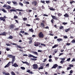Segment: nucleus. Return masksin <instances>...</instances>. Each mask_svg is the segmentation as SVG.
Here are the masks:
<instances>
[{
  "label": "nucleus",
  "mask_w": 75,
  "mask_h": 75,
  "mask_svg": "<svg viewBox=\"0 0 75 75\" xmlns=\"http://www.w3.org/2000/svg\"><path fill=\"white\" fill-rule=\"evenodd\" d=\"M11 58H12V62H9L4 67L5 68L8 67L10 66V64H11V63H12V64H14V62L15 61V58H16V57H11Z\"/></svg>",
  "instance_id": "obj_1"
},
{
  "label": "nucleus",
  "mask_w": 75,
  "mask_h": 75,
  "mask_svg": "<svg viewBox=\"0 0 75 75\" xmlns=\"http://www.w3.org/2000/svg\"><path fill=\"white\" fill-rule=\"evenodd\" d=\"M38 36L40 38H44V34L42 32H40L38 34Z\"/></svg>",
  "instance_id": "obj_2"
},
{
  "label": "nucleus",
  "mask_w": 75,
  "mask_h": 75,
  "mask_svg": "<svg viewBox=\"0 0 75 75\" xmlns=\"http://www.w3.org/2000/svg\"><path fill=\"white\" fill-rule=\"evenodd\" d=\"M38 66L37 64H34L33 65V69H38Z\"/></svg>",
  "instance_id": "obj_3"
},
{
  "label": "nucleus",
  "mask_w": 75,
  "mask_h": 75,
  "mask_svg": "<svg viewBox=\"0 0 75 75\" xmlns=\"http://www.w3.org/2000/svg\"><path fill=\"white\" fill-rule=\"evenodd\" d=\"M14 27H15V26L14 24H11V25H9V28L11 30V29H13Z\"/></svg>",
  "instance_id": "obj_4"
},
{
  "label": "nucleus",
  "mask_w": 75,
  "mask_h": 75,
  "mask_svg": "<svg viewBox=\"0 0 75 75\" xmlns=\"http://www.w3.org/2000/svg\"><path fill=\"white\" fill-rule=\"evenodd\" d=\"M51 17H52V18L53 19H54V20H59V18L56 17L55 16L51 15Z\"/></svg>",
  "instance_id": "obj_5"
},
{
  "label": "nucleus",
  "mask_w": 75,
  "mask_h": 75,
  "mask_svg": "<svg viewBox=\"0 0 75 75\" xmlns=\"http://www.w3.org/2000/svg\"><path fill=\"white\" fill-rule=\"evenodd\" d=\"M40 27H41L42 28H44V27H45V24L42 23V22L40 23Z\"/></svg>",
  "instance_id": "obj_6"
},
{
  "label": "nucleus",
  "mask_w": 75,
  "mask_h": 75,
  "mask_svg": "<svg viewBox=\"0 0 75 75\" xmlns=\"http://www.w3.org/2000/svg\"><path fill=\"white\" fill-rule=\"evenodd\" d=\"M35 45L34 46L35 47H38L39 45H40V43L38 42H35Z\"/></svg>",
  "instance_id": "obj_7"
},
{
  "label": "nucleus",
  "mask_w": 75,
  "mask_h": 75,
  "mask_svg": "<svg viewBox=\"0 0 75 75\" xmlns=\"http://www.w3.org/2000/svg\"><path fill=\"white\" fill-rule=\"evenodd\" d=\"M37 2L36 1H34L32 3V4L34 5V6H37Z\"/></svg>",
  "instance_id": "obj_8"
},
{
  "label": "nucleus",
  "mask_w": 75,
  "mask_h": 75,
  "mask_svg": "<svg viewBox=\"0 0 75 75\" xmlns=\"http://www.w3.org/2000/svg\"><path fill=\"white\" fill-rule=\"evenodd\" d=\"M58 65H57V64H54L53 65V66L52 68V69H53V68L55 69V68H57V67H58Z\"/></svg>",
  "instance_id": "obj_9"
},
{
  "label": "nucleus",
  "mask_w": 75,
  "mask_h": 75,
  "mask_svg": "<svg viewBox=\"0 0 75 75\" xmlns=\"http://www.w3.org/2000/svg\"><path fill=\"white\" fill-rule=\"evenodd\" d=\"M6 34H7V32H3L2 34H0V35H3V36H4V35L6 36Z\"/></svg>",
  "instance_id": "obj_10"
},
{
  "label": "nucleus",
  "mask_w": 75,
  "mask_h": 75,
  "mask_svg": "<svg viewBox=\"0 0 75 75\" xmlns=\"http://www.w3.org/2000/svg\"><path fill=\"white\" fill-rule=\"evenodd\" d=\"M12 66L14 67H18V65L16 63H14L13 64H12Z\"/></svg>",
  "instance_id": "obj_11"
},
{
  "label": "nucleus",
  "mask_w": 75,
  "mask_h": 75,
  "mask_svg": "<svg viewBox=\"0 0 75 75\" xmlns=\"http://www.w3.org/2000/svg\"><path fill=\"white\" fill-rule=\"evenodd\" d=\"M0 20H1L3 21H6V19H5V18H3V17L0 18Z\"/></svg>",
  "instance_id": "obj_12"
},
{
  "label": "nucleus",
  "mask_w": 75,
  "mask_h": 75,
  "mask_svg": "<svg viewBox=\"0 0 75 75\" xmlns=\"http://www.w3.org/2000/svg\"><path fill=\"white\" fill-rule=\"evenodd\" d=\"M11 8V6H9V5H7V6H6V9H10V8Z\"/></svg>",
  "instance_id": "obj_13"
},
{
  "label": "nucleus",
  "mask_w": 75,
  "mask_h": 75,
  "mask_svg": "<svg viewBox=\"0 0 75 75\" xmlns=\"http://www.w3.org/2000/svg\"><path fill=\"white\" fill-rule=\"evenodd\" d=\"M57 41H59V42H60V41H63V40H62V39L59 38H57Z\"/></svg>",
  "instance_id": "obj_14"
},
{
  "label": "nucleus",
  "mask_w": 75,
  "mask_h": 75,
  "mask_svg": "<svg viewBox=\"0 0 75 75\" xmlns=\"http://www.w3.org/2000/svg\"><path fill=\"white\" fill-rule=\"evenodd\" d=\"M32 52L34 54H35L36 55H38V52Z\"/></svg>",
  "instance_id": "obj_15"
},
{
  "label": "nucleus",
  "mask_w": 75,
  "mask_h": 75,
  "mask_svg": "<svg viewBox=\"0 0 75 75\" xmlns=\"http://www.w3.org/2000/svg\"><path fill=\"white\" fill-rule=\"evenodd\" d=\"M12 3H13L14 4H15V5H16V6H17L18 4L17 2H16L15 1H12Z\"/></svg>",
  "instance_id": "obj_16"
},
{
  "label": "nucleus",
  "mask_w": 75,
  "mask_h": 75,
  "mask_svg": "<svg viewBox=\"0 0 75 75\" xmlns=\"http://www.w3.org/2000/svg\"><path fill=\"white\" fill-rule=\"evenodd\" d=\"M43 66H41L38 68L39 71H40V69H43Z\"/></svg>",
  "instance_id": "obj_17"
},
{
  "label": "nucleus",
  "mask_w": 75,
  "mask_h": 75,
  "mask_svg": "<svg viewBox=\"0 0 75 75\" xmlns=\"http://www.w3.org/2000/svg\"><path fill=\"white\" fill-rule=\"evenodd\" d=\"M65 32L67 33V32H68L69 30H70V28H69L68 29H66L65 30Z\"/></svg>",
  "instance_id": "obj_18"
},
{
  "label": "nucleus",
  "mask_w": 75,
  "mask_h": 75,
  "mask_svg": "<svg viewBox=\"0 0 75 75\" xmlns=\"http://www.w3.org/2000/svg\"><path fill=\"white\" fill-rule=\"evenodd\" d=\"M64 17H69V15L67 13H66L64 15Z\"/></svg>",
  "instance_id": "obj_19"
},
{
  "label": "nucleus",
  "mask_w": 75,
  "mask_h": 75,
  "mask_svg": "<svg viewBox=\"0 0 75 75\" xmlns=\"http://www.w3.org/2000/svg\"><path fill=\"white\" fill-rule=\"evenodd\" d=\"M1 11H3L4 13H7V11L5 10H4V9L3 8H2V9L1 10Z\"/></svg>",
  "instance_id": "obj_20"
},
{
  "label": "nucleus",
  "mask_w": 75,
  "mask_h": 75,
  "mask_svg": "<svg viewBox=\"0 0 75 75\" xmlns=\"http://www.w3.org/2000/svg\"><path fill=\"white\" fill-rule=\"evenodd\" d=\"M58 47V45H55L52 47V48H56V47Z\"/></svg>",
  "instance_id": "obj_21"
},
{
  "label": "nucleus",
  "mask_w": 75,
  "mask_h": 75,
  "mask_svg": "<svg viewBox=\"0 0 75 75\" xmlns=\"http://www.w3.org/2000/svg\"><path fill=\"white\" fill-rule=\"evenodd\" d=\"M10 11H11V12H13V11L16 12V9H11L10 10Z\"/></svg>",
  "instance_id": "obj_22"
},
{
  "label": "nucleus",
  "mask_w": 75,
  "mask_h": 75,
  "mask_svg": "<svg viewBox=\"0 0 75 75\" xmlns=\"http://www.w3.org/2000/svg\"><path fill=\"white\" fill-rule=\"evenodd\" d=\"M64 28V26H60L59 27V29L60 30H62V29H63Z\"/></svg>",
  "instance_id": "obj_23"
},
{
  "label": "nucleus",
  "mask_w": 75,
  "mask_h": 75,
  "mask_svg": "<svg viewBox=\"0 0 75 75\" xmlns=\"http://www.w3.org/2000/svg\"><path fill=\"white\" fill-rule=\"evenodd\" d=\"M49 8V9L50 10H52V11H54L55 10V9L51 8V7Z\"/></svg>",
  "instance_id": "obj_24"
},
{
  "label": "nucleus",
  "mask_w": 75,
  "mask_h": 75,
  "mask_svg": "<svg viewBox=\"0 0 75 75\" xmlns=\"http://www.w3.org/2000/svg\"><path fill=\"white\" fill-rule=\"evenodd\" d=\"M16 47L17 48H21V49H23V47H22L21 46H19L18 45H16Z\"/></svg>",
  "instance_id": "obj_25"
},
{
  "label": "nucleus",
  "mask_w": 75,
  "mask_h": 75,
  "mask_svg": "<svg viewBox=\"0 0 75 75\" xmlns=\"http://www.w3.org/2000/svg\"><path fill=\"white\" fill-rule=\"evenodd\" d=\"M27 39H28V40H33V38H32V37L28 38H27Z\"/></svg>",
  "instance_id": "obj_26"
},
{
  "label": "nucleus",
  "mask_w": 75,
  "mask_h": 75,
  "mask_svg": "<svg viewBox=\"0 0 75 75\" xmlns=\"http://www.w3.org/2000/svg\"><path fill=\"white\" fill-rule=\"evenodd\" d=\"M8 38L10 39H13V37L11 35L9 36V37H8Z\"/></svg>",
  "instance_id": "obj_27"
},
{
  "label": "nucleus",
  "mask_w": 75,
  "mask_h": 75,
  "mask_svg": "<svg viewBox=\"0 0 75 75\" xmlns=\"http://www.w3.org/2000/svg\"><path fill=\"white\" fill-rule=\"evenodd\" d=\"M71 43H73V44H75V40H73L71 41Z\"/></svg>",
  "instance_id": "obj_28"
},
{
  "label": "nucleus",
  "mask_w": 75,
  "mask_h": 75,
  "mask_svg": "<svg viewBox=\"0 0 75 75\" xmlns=\"http://www.w3.org/2000/svg\"><path fill=\"white\" fill-rule=\"evenodd\" d=\"M19 4V5H21V6H22V7H23V4L22 3H21V2H20Z\"/></svg>",
  "instance_id": "obj_29"
},
{
  "label": "nucleus",
  "mask_w": 75,
  "mask_h": 75,
  "mask_svg": "<svg viewBox=\"0 0 75 75\" xmlns=\"http://www.w3.org/2000/svg\"><path fill=\"white\" fill-rule=\"evenodd\" d=\"M11 75H16V74H15V73H14V72L12 71L11 72Z\"/></svg>",
  "instance_id": "obj_30"
},
{
  "label": "nucleus",
  "mask_w": 75,
  "mask_h": 75,
  "mask_svg": "<svg viewBox=\"0 0 75 75\" xmlns=\"http://www.w3.org/2000/svg\"><path fill=\"white\" fill-rule=\"evenodd\" d=\"M29 31H30V32H32V33H33V32H34V30H33V28L30 29Z\"/></svg>",
  "instance_id": "obj_31"
},
{
  "label": "nucleus",
  "mask_w": 75,
  "mask_h": 75,
  "mask_svg": "<svg viewBox=\"0 0 75 75\" xmlns=\"http://www.w3.org/2000/svg\"><path fill=\"white\" fill-rule=\"evenodd\" d=\"M17 11H23V9L20 10L19 9H16Z\"/></svg>",
  "instance_id": "obj_32"
},
{
  "label": "nucleus",
  "mask_w": 75,
  "mask_h": 75,
  "mask_svg": "<svg viewBox=\"0 0 75 75\" xmlns=\"http://www.w3.org/2000/svg\"><path fill=\"white\" fill-rule=\"evenodd\" d=\"M46 3L48 4L49 3H50V1H46Z\"/></svg>",
  "instance_id": "obj_33"
},
{
  "label": "nucleus",
  "mask_w": 75,
  "mask_h": 75,
  "mask_svg": "<svg viewBox=\"0 0 75 75\" xmlns=\"http://www.w3.org/2000/svg\"><path fill=\"white\" fill-rule=\"evenodd\" d=\"M30 60H33L34 61H36L37 60V59H33V58H31L30 59Z\"/></svg>",
  "instance_id": "obj_34"
},
{
  "label": "nucleus",
  "mask_w": 75,
  "mask_h": 75,
  "mask_svg": "<svg viewBox=\"0 0 75 75\" xmlns=\"http://www.w3.org/2000/svg\"><path fill=\"white\" fill-rule=\"evenodd\" d=\"M68 24V23L66 22H64V23H62V24H63V25H66V24Z\"/></svg>",
  "instance_id": "obj_35"
},
{
  "label": "nucleus",
  "mask_w": 75,
  "mask_h": 75,
  "mask_svg": "<svg viewBox=\"0 0 75 75\" xmlns=\"http://www.w3.org/2000/svg\"><path fill=\"white\" fill-rule=\"evenodd\" d=\"M58 16H62V14H61L60 13H59L58 14Z\"/></svg>",
  "instance_id": "obj_36"
},
{
  "label": "nucleus",
  "mask_w": 75,
  "mask_h": 75,
  "mask_svg": "<svg viewBox=\"0 0 75 75\" xmlns=\"http://www.w3.org/2000/svg\"><path fill=\"white\" fill-rule=\"evenodd\" d=\"M41 65H42V66L43 67H45V64L44 63L42 64Z\"/></svg>",
  "instance_id": "obj_37"
},
{
  "label": "nucleus",
  "mask_w": 75,
  "mask_h": 75,
  "mask_svg": "<svg viewBox=\"0 0 75 75\" xmlns=\"http://www.w3.org/2000/svg\"><path fill=\"white\" fill-rule=\"evenodd\" d=\"M14 31H18V28H16L14 29Z\"/></svg>",
  "instance_id": "obj_38"
},
{
  "label": "nucleus",
  "mask_w": 75,
  "mask_h": 75,
  "mask_svg": "<svg viewBox=\"0 0 75 75\" xmlns=\"http://www.w3.org/2000/svg\"><path fill=\"white\" fill-rule=\"evenodd\" d=\"M7 3H8V4H10L11 3V1H8L7 2Z\"/></svg>",
  "instance_id": "obj_39"
},
{
  "label": "nucleus",
  "mask_w": 75,
  "mask_h": 75,
  "mask_svg": "<svg viewBox=\"0 0 75 75\" xmlns=\"http://www.w3.org/2000/svg\"><path fill=\"white\" fill-rule=\"evenodd\" d=\"M21 68L22 69H23V70H24V69H25V67H21Z\"/></svg>",
  "instance_id": "obj_40"
},
{
  "label": "nucleus",
  "mask_w": 75,
  "mask_h": 75,
  "mask_svg": "<svg viewBox=\"0 0 75 75\" xmlns=\"http://www.w3.org/2000/svg\"><path fill=\"white\" fill-rule=\"evenodd\" d=\"M71 45V43H66V45H68V46H69V45Z\"/></svg>",
  "instance_id": "obj_41"
},
{
  "label": "nucleus",
  "mask_w": 75,
  "mask_h": 75,
  "mask_svg": "<svg viewBox=\"0 0 75 75\" xmlns=\"http://www.w3.org/2000/svg\"><path fill=\"white\" fill-rule=\"evenodd\" d=\"M70 69H71V67H68L67 68V70H69Z\"/></svg>",
  "instance_id": "obj_42"
},
{
  "label": "nucleus",
  "mask_w": 75,
  "mask_h": 75,
  "mask_svg": "<svg viewBox=\"0 0 75 75\" xmlns=\"http://www.w3.org/2000/svg\"><path fill=\"white\" fill-rule=\"evenodd\" d=\"M75 3V1H72L70 2V3L71 4H72V3Z\"/></svg>",
  "instance_id": "obj_43"
},
{
  "label": "nucleus",
  "mask_w": 75,
  "mask_h": 75,
  "mask_svg": "<svg viewBox=\"0 0 75 75\" xmlns=\"http://www.w3.org/2000/svg\"><path fill=\"white\" fill-rule=\"evenodd\" d=\"M54 19H52L51 20L52 23H54Z\"/></svg>",
  "instance_id": "obj_44"
},
{
  "label": "nucleus",
  "mask_w": 75,
  "mask_h": 75,
  "mask_svg": "<svg viewBox=\"0 0 75 75\" xmlns=\"http://www.w3.org/2000/svg\"><path fill=\"white\" fill-rule=\"evenodd\" d=\"M8 57H15V56H13L12 55L8 54Z\"/></svg>",
  "instance_id": "obj_45"
},
{
  "label": "nucleus",
  "mask_w": 75,
  "mask_h": 75,
  "mask_svg": "<svg viewBox=\"0 0 75 75\" xmlns=\"http://www.w3.org/2000/svg\"><path fill=\"white\" fill-rule=\"evenodd\" d=\"M33 42V40H30L29 42V44H31Z\"/></svg>",
  "instance_id": "obj_46"
},
{
  "label": "nucleus",
  "mask_w": 75,
  "mask_h": 75,
  "mask_svg": "<svg viewBox=\"0 0 75 75\" xmlns=\"http://www.w3.org/2000/svg\"><path fill=\"white\" fill-rule=\"evenodd\" d=\"M69 67H73L74 65L70 64V65H69Z\"/></svg>",
  "instance_id": "obj_47"
},
{
  "label": "nucleus",
  "mask_w": 75,
  "mask_h": 75,
  "mask_svg": "<svg viewBox=\"0 0 75 75\" xmlns=\"http://www.w3.org/2000/svg\"><path fill=\"white\" fill-rule=\"evenodd\" d=\"M36 20H38V21H39L40 20V18H37L35 19Z\"/></svg>",
  "instance_id": "obj_48"
},
{
  "label": "nucleus",
  "mask_w": 75,
  "mask_h": 75,
  "mask_svg": "<svg viewBox=\"0 0 75 75\" xmlns=\"http://www.w3.org/2000/svg\"><path fill=\"white\" fill-rule=\"evenodd\" d=\"M70 60H71V58H69L68 59L67 61H70Z\"/></svg>",
  "instance_id": "obj_49"
},
{
  "label": "nucleus",
  "mask_w": 75,
  "mask_h": 75,
  "mask_svg": "<svg viewBox=\"0 0 75 75\" xmlns=\"http://www.w3.org/2000/svg\"><path fill=\"white\" fill-rule=\"evenodd\" d=\"M23 19L25 21L27 20V18H23Z\"/></svg>",
  "instance_id": "obj_50"
},
{
  "label": "nucleus",
  "mask_w": 75,
  "mask_h": 75,
  "mask_svg": "<svg viewBox=\"0 0 75 75\" xmlns=\"http://www.w3.org/2000/svg\"><path fill=\"white\" fill-rule=\"evenodd\" d=\"M41 45H43L45 47V46H46V45H45V44H44L43 43H41Z\"/></svg>",
  "instance_id": "obj_51"
},
{
  "label": "nucleus",
  "mask_w": 75,
  "mask_h": 75,
  "mask_svg": "<svg viewBox=\"0 0 75 75\" xmlns=\"http://www.w3.org/2000/svg\"><path fill=\"white\" fill-rule=\"evenodd\" d=\"M10 50V49L8 48H7L6 49V51H9Z\"/></svg>",
  "instance_id": "obj_52"
},
{
  "label": "nucleus",
  "mask_w": 75,
  "mask_h": 75,
  "mask_svg": "<svg viewBox=\"0 0 75 75\" xmlns=\"http://www.w3.org/2000/svg\"><path fill=\"white\" fill-rule=\"evenodd\" d=\"M25 64H27V65H29V63H28V62H25Z\"/></svg>",
  "instance_id": "obj_53"
},
{
  "label": "nucleus",
  "mask_w": 75,
  "mask_h": 75,
  "mask_svg": "<svg viewBox=\"0 0 75 75\" xmlns=\"http://www.w3.org/2000/svg\"><path fill=\"white\" fill-rule=\"evenodd\" d=\"M18 18V16H14V18Z\"/></svg>",
  "instance_id": "obj_54"
},
{
  "label": "nucleus",
  "mask_w": 75,
  "mask_h": 75,
  "mask_svg": "<svg viewBox=\"0 0 75 75\" xmlns=\"http://www.w3.org/2000/svg\"><path fill=\"white\" fill-rule=\"evenodd\" d=\"M63 62H64V61L62 60L60 61L61 64H63Z\"/></svg>",
  "instance_id": "obj_55"
},
{
  "label": "nucleus",
  "mask_w": 75,
  "mask_h": 75,
  "mask_svg": "<svg viewBox=\"0 0 75 75\" xmlns=\"http://www.w3.org/2000/svg\"><path fill=\"white\" fill-rule=\"evenodd\" d=\"M6 45H7V46H11V44H7L6 43Z\"/></svg>",
  "instance_id": "obj_56"
},
{
  "label": "nucleus",
  "mask_w": 75,
  "mask_h": 75,
  "mask_svg": "<svg viewBox=\"0 0 75 75\" xmlns=\"http://www.w3.org/2000/svg\"><path fill=\"white\" fill-rule=\"evenodd\" d=\"M57 51H58V50L55 49V50L54 51V52H55V53H57Z\"/></svg>",
  "instance_id": "obj_57"
},
{
  "label": "nucleus",
  "mask_w": 75,
  "mask_h": 75,
  "mask_svg": "<svg viewBox=\"0 0 75 75\" xmlns=\"http://www.w3.org/2000/svg\"><path fill=\"white\" fill-rule=\"evenodd\" d=\"M19 35H20V36H21V37H23V35H22V34H21L20 33H19Z\"/></svg>",
  "instance_id": "obj_58"
},
{
  "label": "nucleus",
  "mask_w": 75,
  "mask_h": 75,
  "mask_svg": "<svg viewBox=\"0 0 75 75\" xmlns=\"http://www.w3.org/2000/svg\"><path fill=\"white\" fill-rule=\"evenodd\" d=\"M73 73V71L72 70H71L70 71V74H72Z\"/></svg>",
  "instance_id": "obj_59"
},
{
  "label": "nucleus",
  "mask_w": 75,
  "mask_h": 75,
  "mask_svg": "<svg viewBox=\"0 0 75 75\" xmlns=\"http://www.w3.org/2000/svg\"><path fill=\"white\" fill-rule=\"evenodd\" d=\"M46 21L44 20H43L42 21V23H43V24H45V23Z\"/></svg>",
  "instance_id": "obj_60"
},
{
  "label": "nucleus",
  "mask_w": 75,
  "mask_h": 75,
  "mask_svg": "<svg viewBox=\"0 0 75 75\" xmlns=\"http://www.w3.org/2000/svg\"><path fill=\"white\" fill-rule=\"evenodd\" d=\"M20 33H22L23 34V33H24L25 32L24 31H20Z\"/></svg>",
  "instance_id": "obj_61"
},
{
  "label": "nucleus",
  "mask_w": 75,
  "mask_h": 75,
  "mask_svg": "<svg viewBox=\"0 0 75 75\" xmlns=\"http://www.w3.org/2000/svg\"><path fill=\"white\" fill-rule=\"evenodd\" d=\"M2 74H4V75H6V72L3 71V72H2Z\"/></svg>",
  "instance_id": "obj_62"
},
{
  "label": "nucleus",
  "mask_w": 75,
  "mask_h": 75,
  "mask_svg": "<svg viewBox=\"0 0 75 75\" xmlns=\"http://www.w3.org/2000/svg\"><path fill=\"white\" fill-rule=\"evenodd\" d=\"M42 9H45V7H44V6L43 5L42 6Z\"/></svg>",
  "instance_id": "obj_63"
},
{
  "label": "nucleus",
  "mask_w": 75,
  "mask_h": 75,
  "mask_svg": "<svg viewBox=\"0 0 75 75\" xmlns=\"http://www.w3.org/2000/svg\"><path fill=\"white\" fill-rule=\"evenodd\" d=\"M58 57H54L55 60H57V59H58Z\"/></svg>",
  "instance_id": "obj_64"
}]
</instances>
